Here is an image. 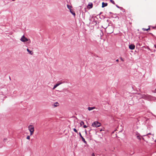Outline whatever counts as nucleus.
<instances>
[{
    "instance_id": "f257e3e1",
    "label": "nucleus",
    "mask_w": 156,
    "mask_h": 156,
    "mask_svg": "<svg viewBox=\"0 0 156 156\" xmlns=\"http://www.w3.org/2000/svg\"><path fill=\"white\" fill-rule=\"evenodd\" d=\"M28 129L30 132V135H32L34 131V126L32 125H29L28 126Z\"/></svg>"
},
{
    "instance_id": "f03ea898",
    "label": "nucleus",
    "mask_w": 156,
    "mask_h": 156,
    "mask_svg": "<svg viewBox=\"0 0 156 156\" xmlns=\"http://www.w3.org/2000/svg\"><path fill=\"white\" fill-rule=\"evenodd\" d=\"M101 126V123L98 122L97 121H96L93 122L91 125V126L93 127H98L100 126Z\"/></svg>"
},
{
    "instance_id": "7ed1b4c3",
    "label": "nucleus",
    "mask_w": 156,
    "mask_h": 156,
    "mask_svg": "<svg viewBox=\"0 0 156 156\" xmlns=\"http://www.w3.org/2000/svg\"><path fill=\"white\" fill-rule=\"evenodd\" d=\"M20 40L23 42H25L29 41V40L25 37L24 35L22 36Z\"/></svg>"
},
{
    "instance_id": "20e7f679",
    "label": "nucleus",
    "mask_w": 156,
    "mask_h": 156,
    "mask_svg": "<svg viewBox=\"0 0 156 156\" xmlns=\"http://www.w3.org/2000/svg\"><path fill=\"white\" fill-rule=\"evenodd\" d=\"M135 46L134 44H131L129 45V48L131 50H133L135 48Z\"/></svg>"
},
{
    "instance_id": "39448f33",
    "label": "nucleus",
    "mask_w": 156,
    "mask_h": 156,
    "mask_svg": "<svg viewBox=\"0 0 156 156\" xmlns=\"http://www.w3.org/2000/svg\"><path fill=\"white\" fill-rule=\"evenodd\" d=\"M79 135H80V137H81V138H82V141L85 143L86 144L87 143V142L85 140V139L83 138V137L82 136V135H81V133H79Z\"/></svg>"
},
{
    "instance_id": "423d86ee",
    "label": "nucleus",
    "mask_w": 156,
    "mask_h": 156,
    "mask_svg": "<svg viewBox=\"0 0 156 156\" xmlns=\"http://www.w3.org/2000/svg\"><path fill=\"white\" fill-rule=\"evenodd\" d=\"M62 83L60 82L59 83H56L53 89H54L55 88H56L57 87L59 86L60 84Z\"/></svg>"
},
{
    "instance_id": "0eeeda50",
    "label": "nucleus",
    "mask_w": 156,
    "mask_h": 156,
    "mask_svg": "<svg viewBox=\"0 0 156 156\" xmlns=\"http://www.w3.org/2000/svg\"><path fill=\"white\" fill-rule=\"evenodd\" d=\"M93 7V4L92 3H89L88 6H87V8L89 9H91Z\"/></svg>"
},
{
    "instance_id": "6e6552de",
    "label": "nucleus",
    "mask_w": 156,
    "mask_h": 156,
    "mask_svg": "<svg viewBox=\"0 0 156 156\" xmlns=\"http://www.w3.org/2000/svg\"><path fill=\"white\" fill-rule=\"evenodd\" d=\"M28 52L31 55H33L34 53L32 51H30L29 49L27 48V49Z\"/></svg>"
},
{
    "instance_id": "1a4fd4ad",
    "label": "nucleus",
    "mask_w": 156,
    "mask_h": 156,
    "mask_svg": "<svg viewBox=\"0 0 156 156\" xmlns=\"http://www.w3.org/2000/svg\"><path fill=\"white\" fill-rule=\"evenodd\" d=\"M52 105L55 107H57L59 105V103L56 102L54 103Z\"/></svg>"
},
{
    "instance_id": "9d476101",
    "label": "nucleus",
    "mask_w": 156,
    "mask_h": 156,
    "mask_svg": "<svg viewBox=\"0 0 156 156\" xmlns=\"http://www.w3.org/2000/svg\"><path fill=\"white\" fill-rule=\"evenodd\" d=\"M102 8H103L104 7H105V6H106L107 5H108V4L106 3H105L104 2H103L102 3Z\"/></svg>"
},
{
    "instance_id": "9b49d317",
    "label": "nucleus",
    "mask_w": 156,
    "mask_h": 156,
    "mask_svg": "<svg viewBox=\"0 0 156 156\" xmlns=\"http://www.w3.org/2000/svg\"><path fill=\"white\" fill-rule=\"evenodd\" d=\"M95 108L94 107H89L88 108V109L89 111H90V110H92L93 109H94Z\"/></svg>"
},
{
    "instance_id": "f8f14e48",
    "label": "nucleus",
    "mask_w": 156,
    "mask_h": 156,
    "mask_svg": "<svg viewBox=\"0 0 156 156\" xmlns=\"http://www.w3.org/2000/svg\"><path fill=\"white\" fill-rule=\"evenodd\" d=\"M67 7L69 9V10H71V8L72 7L71 6L67 5Z\"/></svg>"
},
{
    "instance_id": "ddd939ff",
    "label": "nucleus",
    "mask_w": 156,
    "mask_h": 156,
    "mask_svg": "<svg viewBox=\"0 0 156 156\" xmlns=\"http://www.w3.org/2000/svg\"><path fill=\"white\" fill-rule=\"evenodd\" d=\"M70 12L74 16H75L76 14H75V12H73V11H72V10L71 9V10H70Z\"/></svg>"
},
{
    "instance_id": "4468645a",
    "label": "nucleus",
    "mask_w": 156,
    "mask_h": 156,
    "mask_svg": "<svg viewBox=\"0 0 156 156\" xmlns=\"http://www.w3.org/2000/svg\"><path fill=\"white\" fill-rule=\"evenodd\" d=\"M142 30L144 31H147L149 30H150V28H148V29H145V28H143L142 29Z\"/></svg>"
},
{
    "instance_id": "2eb2a0df",
    "label": "nucleus",
    "mask_w": 156,
    "mask_h": 156,
    "mask_svg": "<svg viewBox=\"0 0 156 156\" xmlns=\"http://www.w3.org/2000/svg\"><path fill=\"white\" fill-rule=\"evenodd\" d=\"M110 1L111 2L112 4H115V3L114 2V1H113V0H110Z\"/></svg>"
},
{
    "instance_id": "dca6fc26",
    "label": "nucleus",
    "mask_w": 156,
    "mask_h": 156,
    "mask_svg": "<svg viewBox=\"0 0 156 156\" xmlns=\"http://www.w3.org/2000/svg\"><path fill=\"white\" fill-rule=\"evenodd\" d=\"M80 124L81 126H82L84 124V123L83 122L81 121L80 122Z\"/></svg>"
},
{
    "instance_id": "f3484780",
    "label": "nucleus",
    "mask_w": 156,
    "mask_h": 156,
    "mask_svg": "<svg viewBox=\"0 0 156 156\" xmlns=\"http://www.w3.org/2000/svg\"><path fill=\"white\" fill-rule=\"evenodd\" d=\"M73 130L75 132H76V133H77V131L76 129H74Z\"/></svg>"
},
{
    "instance_id": "a211bd4d",
    "label": "nucleus",
    "mask_w": 156,
    "mask_h": 156,
    "mask_svg": "<svg viewBox=\"0 0 156 156\" xmlns=\"http://www.w3.org/2000/svg\"><path fill=\"white\" fill-rule=\"evenodd\" d=\"M137 138L139 140H141L140 138V136H137Z\"/></svg>"
},
{
    "instance_id": "6ab92c4d",
    "label": "nucleus",
    "mask_w": 156,
    "mask_h": 156,
    "mask_svg": "<svg viewBox=\"0 0 156 156\" xmlns=\"http://www.w3.org/2000/svg\"><path fill=\"white\" fill-rule=\"evenodd\" d=\"M27 139L29 140L30 139V136H27Z\"/></svg>"
},
{
    "instance_id": "aec40b11",
    "label": "nucleus",
    "mask_w": 156,
    "mask_h": 156,
    "mask_svg": "<svg viewBox=\"0 0 156 156\" xmlns=\"http://www.w3.org/2000/svg\"><path fill=\"white\" fill-rule=\"evenodd\" d=\"M87 126H86V125H84V126H83V127L84 128H87Z\"/></svg>"
},
{
    "instance_id": "412c9836",
    "label": "nucleus",
    "mask_w": 156,
    "mask_h": 156,
    "mask_svg": "<svg viewBox=\"0 0 156 156\" xmlns=\"http://www.w3.org/2000/svg\"><path fill=\"white\" fill-rule=\"evenodd\" d=\"M92 156H95V155L94 153H92Z\"/></svg>"
},
{
    "instance_id": "4be33fe9",
    "label": "nucleus",
    "mask_w": 156,
    "mask_h": 156,
    "mask_svg": "<svg viewBox=\"0 0 156 156\" xmlns=\"http://www.w3.org/2000/svg\"><path fill=\"white\" fill-rule=\"evenodd\" d=\"M120 59H121V60L122 61H124V60L122 58H120Z\"/></svg>"
},
{
    "instance_id": "5701e85b",
    "label": "nucleus",
    "mask_w": 156,
    "mask_h": 156,
    "mask_svg": "<svg viewBox=\"0 0 156 156\" xmlns=\"http://www.w3.org/2000/svg\"><path fill=\"white\" fill-rule=\"evenodd\" d=\"M116 6L117 8H119V7L118 5H116Z\"/></svg>"
},
{
    "instance_id": "b1692460",
    "label": "nucleus",
    "mask_w": 156,
    "mask_h": 156,
    "mask_svg": "<svg viewBox=\"0 0 156 156\" xmlns=\"http://www.w3.org/2000/svg\"><path fill=\"white\" fill-rule=\"evenodd\" d=\"M29 44L30 43V40H29V41L28 42Z\"/></svg>"
},
{
    "instance_id": "393cba45",
    "label": "nucleus",
    "mask_w": 156,
    "mask_h": 156,
    "mask_svg": "<svg viewBox=\"0 0 156 156\" xmlns=\"http://www.w3.org/2000/svg\"><path fill=\"white\" fill-rule=\"evenodd\" d=\"M119 60L118 59H117L116 60V61L117 62H119Z\"/></svg>"
},
{
    "instance_id": "a878e982",
    "label": "nucleus",
    "mask_w": 156,
    "mask_h": 156,
    "mask_svg": "<svg viewBox=\"0 0 156 156\" xmlns=\"http://www.w3.org/2000/svg\"><path fill=\"white\" fill-rule=\"evenodd\" d=\"M154 93H156V89L154 91Z\"/></svg>"
},
{
    "instance_id": "bb28decb",
    "label": "nucleus",
    "mask_w": 156,
    "mask_h": 156,
    "mask_svg": "<svg viewBox=\"0 0 156 156\" xmlns=\"http://www.w3.org/2000/svg\"><path fill=\"white\" fill-rule=\"evenodd\" d=\"M7 140L6 139H4V141H5V140Z\"/></svg>"
},
{
    "instance_id": "cd10ccee",
    "label": "nucleus",
    "mask_w": 156,
    "mask_h": 156,
    "mask_svg": "<svg viewBox=\"0 0 156 156\" xmlns=\"http://www.w3.org/2000/svg\"><path fill=\"white\" fill-rule=\"evenodd\" d=\"M154 46L155 48H156V45H154Z\"/></svg>"
},
{
    "instance_id": "c85d7f7f",
    "label": "nucleus",
    "mask_w": 156,
    "mask_h": 156,
    "mask_svg": "<svg viewBox=\"0 0 156 156\" xmlns=\"http://www.w3.org/2000/svg\"><path fill=\"white\" fill-rule=\"evenodd\" d=\"M102 131V129H101L100 131Z\"/></svg>"
},
{
    "instance_id": "c756f323",
    "label": "nucleus",
    "mask_w": 156,
    "mask_h": 156,
    "mask_svg": "<svg viewBox=\"0 0 156 156\" xmlns=\"http://www.w3.org/2000/svg\"><path fill=\"white\" fill-rule=\"evenodd\" d=\"M15 0H12V1H14Z\"/></svg>"
},
{
    "instance_id": "7c9ffc66",
    "label": "nucleus",
    "mask_w": 156,
    "mask_h": 156,
    "mask_svg": "<svg viewBox=\"0 0 156 156\" xmlns=\"http://www.w3.org/2000/svg\"><path fill=\"white\" fill-rule=\"evenodd\" d=\"M155 142L156 143V140H155Z\"/></svg>"
}]
</instances>
